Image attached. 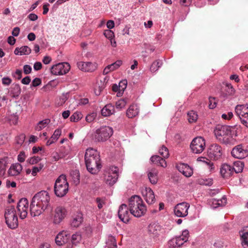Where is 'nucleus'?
<instances>
[{
  "label": "nucleus",
  "mask_w": 248,
  "mask_h": 248,
  "mask_svg": "<svg viewBox=\"0 0 248 248\" xmlns=\"http://www.w3.org/2000/svg\"><path fill=\"white\" fill-rule=\"evenodd\" d=\"M50 196L45 190L37 193L33 197L30 205V213L32 217L41 215L49 205Z\"/></svg>",
  "instance_id": "nucleus-1"
},
{
  "label": "nucleus",
  "mask_w": 248,
  "mask_h": 248,
  "mask_svg": "<svg viewBox=\"0 0 248 248\" xmlns=\"http://www.w3.org/2000/svg\"><path fill=\"white\" fill-rule=\"evenodd\" d=\"M85 161L87 169L92 174H96L101 168L100 155L95 149L89 148L86 150Z\"/></svg>",
  "instance_id": "nucleus-2"
},
{
  "label": "nucleus",
  "mask_w": 248,
  "mask_h": 248,
  "mask_svg": "<svg viewBox=\"0 0 248 248\" xmlns=\"http://www.w3.org/2000/svg\"><path fill=\"white\" fill-rule=\"evenodd\" d=\"M130 213L136 217H140L145 214L146 207L141 198L135 195L131 197L129 201Z\"/></svg>",
  "instance_id": "nucleus-3"
},
{
  "label": "nucleus",
  "mask_w": 248,
  "mask_h": 248,
  "mask_svg": "<svg viewBox=\"0 0 248 248\" xmlns=\"http://www.w3.org/2000/svg\"><path fill=\"white\" fill-rule=\"evenodd\" d=\"M4 217L5 223L9 228L14 229L18 227V216L14 206H9L5 208Z\"/></svg>",
  "instance_id": "nucleus-4"
},
{
  "label": "nucleus",
  "mask_w": 248,
  "mask_h": 248,
  "mask_svg": "<svg viewBox=\"0 0 248 248\" xmlns=\"http://www.w3.org/2000/svg\"><path fill=\"white\" fill-rule=\"evenodd\" d=\"M54 190L57 197H63L69 190V184L66 176L61 175L55 181Z\"/></svg>",
  "instance_id": "nucleus-5"
},
{
  "label": "nucleus",
  "mask_w": 248,
  "mask_h": 248,
  "mask_svg": "<svg viewBox=\"0 0 248 248\" xmlns=\"http://www.w3.org/2000/svg\"><path fill=\"white\" fill-rule=\"evenodd\" d=\"M214 133L216 138L222 143L225 144L231 143L232 137L230 126L228 125L218 126L215 129Z\"/></svg>",
  "instance_id": "nucleus-6"
},
{
  "label": "nucleus",
  "mask_w": 248,
  "mask_h": 248,
  "mask_svg": "<svg viewBox=\"0 0 248 248\" xmlns=\"http://www.w3.org/2000/svg\"><path fill=\"white\" fill-rule=\"evenodd\" d=\"M113 129L107 126H101L97 129L93 134L95 140L103 142L108 140L113 134Z\"/></svg>",
  "instance_id": "nucleus-7"
},
{
  "label": "nucleus",
  "mask_w": 248,
  "mask_h": 248,
  "mask_svg": "<svg viewBox=\"0 0 248 248\" xmlns=\"http://www.w3.org/2000/svg\"><path fill=\"white\" fill-rule=\"evenodd\" d=\"M189 237V231L188 230H185L182 231L181 235L170 239L168 242V246L172 248H180L188 240Z\"/></svg>",
  "instance_id": "nucleus-8"
},
{
  "label": "nucleus",
  "mask_w": 248,
  "mask_h": 248,
  "mask_svg": "<svg viewBox=\"0 0 248 248\" xmlns=\"http://www.w3.org/2000/svg\"><path fill=\"white\" fill-rule=\"evenodd\" d=\"M118 170L115 166H111L105 170L104 180L106 184L112 186L116 183L118 178Z\"/></svg>",
  "instance_id": "nucleus-9"
},
{
  "label": "nucleus",
  "mask_w": 248,
  "mask_h": 248,
  "mask_svg": "<svg viewBox=\"0 0 248 248\" xmlns=\"http://www.w3.org/2000/svg\"><path fill=\"white\" fill-rule=\"evenodd\" d=\"M205 139L202 137H197L191 142L190 147L193 153L199 154L202 153L205 148Z\"/></svg>",
  "instance_id": "nucleus-10"
},
{
  "label": "nucleus",
  "mask_w": 248,
  "mask_h": 248,
  "mask_svg": "<svg viewBox=\"0 0 248 248\" xmlns=\"http://www.w3.org/2000/svg\"><path fill=\"white\" fill-rule=\"evenodd\" d=\"M70 65L68 62H60L53 65L50 69V72L55 76L63 75L70 70Z\"/></svg>",
  "instance_id": "nucleus-11"
},
{
  "label": "nucleus",
  "mask_w": 248,
  "mask_h": 248,
  "mask_svg": "<svg viewBox=\"0 0 248 248\" xmlns=\"http://www.w3.org/2000/svg\"><path fill=\"white\" fill-rule=\"evenodd\" d=\"M235 113L241 119L242 123L247 127H248V105L236 106Z\"/></svg>",
  "instance_id": "nucleus-12"
},
{
  "label": "nucleus",
  "mask_w": 248,
  "mask_h": 248,
  "mask_svg": "<svg viewBox=\"0 0 248 248\" xmlns=\"http://www.w3.org/2000/svg\"><path fill=\"white\" fill-rule=\"evenodd\" d=\"M29 207V202L26 198H22L18 201L17 203L16 209L20 219H24L27 217Z\"/></svg>",
  "instance_id": "nucleus-13"
},
{
  "label": "nucleus",
  "mask_w": 248,
  "mask_h": 248,
  "mask_svg": "<svg viewBox=\"0 0 248 248\" xmlns=\"http://www.w3.org/2000/svg\"><path fill=\"white\" fill-rule=\"evenodd\" d=\"M67 213L66 210L62 206L57 207L52 217L53 223L55 224H59L64 219Z\"/></svg>",
  "instance_id": "nucleus-14"
},
{
  "label": "nucleus",
  "mask_w": 248,
  "mask_h": 248,
  "mask_svg": "<svg viewBox=\"0 0 248 248\" xmlns=\"http://www.w3.org/2000/svg\"><path fill=\"white\" fill-rule=\"evenodd\" d=\"M222 149L220 146L217 144H213L208 149V156L212 159L217 160L222 155Z\"/></svg>",
  "instance_id": "nucleus-15"
},
{
  "label": "nucleus",
  "mask_w": 248,
  "mask_h": 248,
  "mask_svg": "<svg viewBox=\"0 0 248 248\" xmlns=\"http://www.w3.org/2000/svg\"><path fill=\"white\" fill-rule=\"evenodd\" d=\"M189 207V204L187 202H183L178 203L174 207V214L178 217H185L188 215Z\"/></svg>",
  "instance_id": "nucleus-16"
},
{
  "label": "nucleus",
  "mask_w": 248,
  "mask_h": 248,
  "mask_svg": "<svg viewBox=\"0 0 248 248\" xmlns=\"http://www.w3.org/2000/svg\"><path fill=\"white\" fill-rule=\"evenodd\" d=\"M141 193L144 200L148 204H152L155 202L154 192L151 188L147 187H142Z\"/></svg>",
  "instance_id": "nucleus-17"
},
{
  "label": "nucleus",
  "mask_w": 248,
  "mask_h": 248,
  "mask_svg": "<svg viewBox=\"0 0 248 248\" xmlns=\"http://www.w3.org/2000/svg\"><path fill=\"white\" fill-rule=\"evenodd\" d=\"M127 205L125 204H122L119 209L118 216L119 218L124 223H127L130 218V215Z\"/></svg>",
  "instance_id": "nucleus-18"
},
{
  "label": "nucleus",
  "mask_w": 248,
  "mask_h": 248,
  "mask_svg": "<svg viewBox=\"0 0 248 248\" xmlns=\"http://www.w3.org/2000/svg\"><path fill=\"white\" fill-rule=\"evenodd\" d=\"M231 154L233 157L239 159H243L248 156V151L244 149L242 145H238L234 147Z\"/></svg>",
  "instance_id": "nucleus-19"
},
{
  "label": "nucleus",
  "mask_w": 248,
  "mask_h": 248,
  "mask_svg": "<svg viewBox=\"0 0 248 248\" xmlns=\"http://www.w3.org/2000/svg\"><path fill=\"white\" fill-rule=\"evenodd\" d=\"M79 69L85 72H93L97 68V64L95 62H79L77 63Z\"/></svg>",
  "instance_id": "nucleus-20"
},
{
  "label": "nucleus",
  "mask_w": 248,
  "mask_h": 248,
  "mask_svg": "<svg viewBox=\"0 0 248 248\" xmlns=\"http://www.w3.org/2000/svg\"><path fill=\"white\" fill-rule=\"evenodd\" d=\"M177 170L186 177H190L193 173V169L188 165L185 163H179L177 165Z\"/></svg>",
  "instance_id": "nucleus-21"
},
{
  "label": "nucleus",
  "mask_w": 248,
  "mask_h": 248,
  "mask_svg": "<svg viewBox=\"0 0 248 248\" xmlns=\"http://www.w3.org/2000/svg\"><path fill=\"white\" fill-rule=\"evenodd\" d=\"M70 238V234L65 231L59 232L55 238V242L57 245L61 246L67 243Z\"/></svg>",
  "instance_id": "nucleus-22"
},
{
  "label": "nucleus",
  "mask_w": 248,
  "mask_h": 248,
  "mask_svg": "<svg viewBox=\"0 0 248 248\" xmlns=\"http://www.w3.org/2000/svg\"><path fill=\"white\" fill-rule=\"evenodd\" d=\"M23 169L22 166L19 163L12 164L7 170L9 176H16L20 174Z\"/></svg>",
  "instance_id": "nucleus-23"
},
{
  "label": "nucleus",
  "mask_w": 248,
  "mask_h": 248,
  "mask_svg": "<svg viewBox=\"0 0 248 248\" xmlns=\"http://www.w3.org/2000/svg\"><path fill=\"white\" fill-rule=\"evenodd\" d=\"M220 172L223 178H228L233 174V169L231 165L225 163L222 165L220 169Z\"/></svg>",
  "instance_id": "nucleus-24"
},
{
  "label": "nucleus",
  "mask_w": 248,
  "mask_h": 248,
  "mask_svg": "<svg viewBox=\"0 0 248 248\" xmlns=\"http://www.w3.org/2000/svg\"><path fill=\"white\" fill-rule=\"evenodd\" d=\"M227 199L223 196L220 199H212L209 202V203L213 208H216L220 206H224L226 204Z\"/></svg>",
  "instance_id": "nucleus-25"
},
{
  "label": "nucleus",
  "mask_w": 248,
  "mask_h": 248,
  "mask_svg": "<svg viewBox=\"0 0 248 248\" xmlns=\"http://www.w3.org/2000/svg\"><path fill=\"white\" fill-rule=\"evenodd\" d=\"M123 62L121 60H118L115 62L107 66L104 69L103 73L104 75H107L109 72L117 69L122 65Z\"/></svg>",
  "instance_id": "nucleus-26"
},
{
  "label": "nucleus",
  "mask_w": 248,
  "mask_h": 248,
  "mask_svg": "<svg viewBox=\"0 0 248 248\" xmlns=\"http://www.w3.org/2000/svg\"><path fill=\"white\" fill-rule=\"evenodd\" d=\"M147 175L150 183L155 185L158 181V171L155 169H152L148 170L147 172Z\"/></svg>",
  "instance_id": "nucleus-27"
},
{
  "label": "nucleus",
  "mask_w": 248,
  "mask_h": 248,
  "mask_svg": "<svg viewBox=\"0 0 248 248\" xmlns=\"http://www.w3.org/2000/svg\"><path fill=\"white\" fill-rule=\"evenodd\" d=\"M115 112L114 107L111 104L106 105L101 111V114L104 117H108Z\"/></svg>",
  "instance_id": "nucleus-28"
},
{
  "label": "nucleus",
  "mask_w": 248,
  "mask_h": 248,
  "mask_svg": "<svg viewBox=\"0 0 248 248\" xmlns=\"http://www.w3.org/2000/svg\"><path fill=\"white\" fill-rule=\"evenodd\" d=\"M139 113V108L135 104L131 105L126 111V115L129 118L136 117Z\"/></svg>",
  "instance_id": "nucleus-29"
},
{
  "label": "nucleus",
  "mask_w": 248,
  "mask_h": 248,
  "mask_svg": "<svg viewBox=\"0 0 248 248\" xmlns=\"http://www.w3.org/2000/svg\"><path fill=\"white\" fill-rule=\"evenodd\" d=\"M150 160L152 162L157 165L160 166L163 168L167 167V163L165 159L158 155H153L151 157Z\"/></svg>",
  "instance_id": "nucleus-30"
},
{
  "label": "nucleus",
  "mask_w": 248,
  "mask_h": 248,
  "mask_svg": "<svg viewBox=\"0 0 248 248\" xmlns=\"http://www.w3.org/2000/svg\"><path fill=\"white\" fill-rule=\"evenodd\" d=\"M31 52V49L28 46L16 47L14 50V53L16 55H29Z\"/></svg>",
  "instance_id": "nucleus-31"
},
{
  "label": "nucleus",
  "mask_w": 248,
  "mask_h": 248,
  "mask_svg": "<svg viewBox=\"0 0 248 248\" xmlns=\"http://www.w3.org/2000/svg\"><path fill=\"white\" fill-rule=\"evenodd\" d=\"M106 78H104V81L100 80L97 81L93 85L94 93L96 95L100 94L101 92L103 90L105 87L104 82Z\"/></svg>",
  "instance_id": "nucleus-32"
},
{
  "label": "nucleus",
  "mask_w": 248,
  "mask_h": 248,
  "mask_svg": "<svg viewBox=\"0 0 248 248\" xmlns=\"http://www.w3.org/2000/svg\"><path fill=\"white\" fill-rule=\"evenodd\" d=\"M8 165V162L6 158L0 160V177L5 178L6 170Z\"/></svg>",
  "instance_id": "nucleus-33"
},
{
  "label": "nucleus",
  "mask_w": 248,
  "mask_h": 248,
  "mask_svg": "<svg viewBox=\"0 0 248 248\" xmlns=\"http://www.w3.org/2000/svg\"><path fill=\"white\" fill-rule=\"evenodd\" d=\"M160 226L155 223H151L148 227V231L149 232L155 235L158 234L159 232L160 231Z\"/></svg>",
  "instance_id": "nucleus-34"
},
{
  "label": "nucleus",
  "mask_w": 248,
  "mask_h": 248,
  "mask_svg": "<svg viewBox=\"0 0 248 248\" xmlns=\"http://www.w3.org/2000/svg\"><path fill=\"white\" fill-rule=\"evenodd\" d=\"M83 221L82 216L81 214H78L74 217L71 222V225L74 228L79 227Z\"/></svg>",
  "instance_id": "nucleus-35"
},
{
  "label": "nucleus",
  "mask_w": 248,
  "mask_h": 248,
  "mask_svg": "<svg viewBox=\"0 0 248 248\" xmlns=\"http://www.w3.org/2000/svg\"><path fill=\"white\" fill-rule=\"evenodd\" d=\"M105 248H117V243L115 238L112 236L109 235L106 242Z\"/></svg>",
  "instance_id": "nucleus-36"
},
{
  "label": "nucleus",
  "mask_w": 248,
  "mask_h": 248,
  "mask_svg": "<svg viewBox=\"0 0 248 248\" xmlns=\"http://www.w3.org/2000/svg\"><path fill=\"white\" fill-rule=\"evenodd\" d=\"M82 241V237L80 232H76L71 236V242L73 245L77 246Z\"/></svg>",
  "instance_id": "nucleus-37"
},
{
  "label": "nucleus",
  "mask_w": 248,
  "mask_h": 248,
  "mask_svg": "<svg viewBox=\"0 0 248 248\" xmlns=\"http://www.w3.org/2000/svg\"><path fill=\"white\" fill-rule=\"evenodd\" d=\"M197 160L198 162H202L203 164L206 165L210 171H212L214 170V164L208 159L204 157H199L197 158Z\"/></svg>",
  "instance_id": "nucleus-38"
},
{
  "label": "nucleus",
  "mask_w": 248,
  "mask_h": 248,
  "mask_svg": "<svg viewBox=\"0 0 248 248\" xmlns=\"http://www.w3.org/2000/svg\"><path fill=\"white\" fill-rule=\"evenodd\" d=\"M244 167V164L243 162L241 161H235L233 164V172L236 173H239L242 171Z\"/></svg>",
  "instance_id": "nucleus-39"
},
{
  "label": "nucleus",
  "mask_w": 248,
  "mask_h": 248,
  "mask_svg": "<svg viewBox=\"0 0 248 248\" xmlns=\"http://www.w3.org/2000/svg\"><path fill=\"white\" fill-rule=\"evenodd\" d=\"M187 120L190 123H195L198 118L197 113L194 110H190L187 112Z\"/></svg>",
  "instance_id": "nucleus-40"
},
{
  "label": "nucleus",
  "mask_w": 248,
  "mask_h": 248,
  "mask_svg": "<svg viewBox=\"0 0 248 248\" xmlns=\"http://www.w3.org/2000/svg\"><path fill=\"white\" fill-rule=\"evenodd\" d=\"M127 80H121L118 85V88L119 89V93H117V96H121L124 93V91L126 88L127 86Z\"/></svg>",
  "instance_id": "nucleus-41"
},
{
  "label": "nucleus",
  "mask_w": 248,
  "mask_h": 248,
  "mask_svg": "<svg viewBox=\"0 0 248 248\" xmlns=\"http://www.w3.org/2000/svg\"><path fill=\"white\" fill-rule=\"evenodd\" d=\"M50 123V120L49 119H45L41 121H40L36 125L35 127V129L37 131H40L43 129L45 128Z\"/></svg>",
  "instance_id": "nucleus-42"
},
{
  "label": "nucleus",
  "mask_w": 248,
  "mask_h": 248,
  "mask_svg": "<svg viewBox=\"0 0 248 248\" xmlns=\"http://www.w3.org/2000/svg\"><path fill=\"white\" fill-rule=\"evenodd\" d=\"M25 139V135L23 134H21L16 137L15 143L18 147H21L23 144Z\"/></svg>",
  "instance_id": "nucleus-43"
},
{
  "label": "nucleus",
  "mask_w": 248,
  "mask_h": 248,
  "mask_svg": "<svg viewBox=\"0 0 248 248\" xmlns=\"http://www.w3.org/2000/svg\"><path fill=\"white\" fill-rule=\"evenodd\" d=\"M128 99H121L116 102V107L118 109H122L124 108L128 102Z\"/></svg>",
  "instance_id": "nucleus-44"
},
{
  "label": "nucleus",
  "mask_w": 248,
  "mask_h": 248,
  "mask_svg": "<svg viewBox=\"0 0 248 248\" xmlns=\"http://www.w3.org/2000/svg\"><path fill=\"white\" fill-rule=\"evenodd\" d=\"M159 153L164 158H168L169 156L168 148L163 145L159 149Z\"/></svg>",
  "instance_id": "nucleus-45"
},
{
  "label": "nucleus",
  "mask_w": 248,
  "mask_h": 248,
  "mask_svg": "<svg viewBox=\"0 0 248 248\" xmlns=\"http://www.w3.org/2000/svg\"><path fill=\"white\" fill-rule=\"evenodd\" d=\"M162 63L159 61H155L151 65L150 67V71L152 73L156 72L158 68L160 67Z\"/></svg>",
  "instance_id": "nucleus-46"
},
{
  "label": "nucleus",
  "mask_w": 248,
  "mask_h": 248,
  "mask_svg": "<svg viewBox=\"0 0 248 248\" xmlns=\"http://www.w3.org/2000/svg\"><path fill=\"white\" fill-rule=\"evenodd\" d=\"M95 202L98 209H101L106 204V198L104 197H98L96 199Z\"/></svg>",
  "instance_id": "nucleus-47"
},
{
  "label": "nucleus",
  "mask_w": 248,
  "mask_h": 248,
  "mask_svg": "<svg viewBox=\"0 0 248 248\" xmlns=\"http://www.w3.org/2000/svg\"><path fill=\"white\" fill-rule=\"evenodd\" d=\"M44 167V164L40 163L38 166H34L31 169V175L35 176L37 173L39 172Z\"/></svg>",
  "instance_id": "nucleus-48"
},
{
  "label": "nucleus",
  "mask_w": 248,
  "mask_h": 248,
  "mask_svg": "<svg viewBox=\"0 0 248 248\" xmlns=\"http://www.w3.org/2000/svg\"><path fill=\"white\" fill-rule=\"evenodd\" d=\"M82 117V114L80 112H74L70 117L71 122H76L79 121Z\"/></svg>",
  "instance_id": "nucleus-49"
},
{
  "label": "nucleus",
  "mask_w": 248,
  "mask_h": 248,
  "mask_svg": "<svg viewBox=\"0 0 248 248\" xmlns=\"http://www.w3.org/2000/svg\"><path fill=\"white\" fill-rule=\"evenodd\" d=\"M41 159V158L39 156H33L29 158L27 160V162L29 164L34 165L38 163Z\"/></svg>",
  "instance_id": "nucleus-50"
},
{
  "label": "nucleus",
  "mask_w": 248,
  "mask_h": 248,
  "mask_svg": "<svg viewBox=\"0 0 248 248\" xmlns=\"http://www.w3.org/2000/svg\"><path fill=\"white\" fill-rule=\"evenodd\" d=\"M226 93L229 95L232 96L234 95L235 93V90L233 87V86L230 83H227L226 84Z\"/></svg>",
  "instance_id": "nucleus-51"
},
{
  "label": "nucleus",
  "mask_w": 248,
  "mask_h": 248,
  "mask_svg": "<svg viewBox=\"0 0 248 248\" xmlns=\"http://www.w3.org/2000/svg\"><path fill=\"white\" fill-rule=\"evenodd\" d=\"M62 134V129L61 128H57L56 129L53 134L51 136V138L52 140H54L55 141H57L59 139V137L61 136Z\"/></svg>",
  "instance_id": "nucleus-52"
},
{
  "label": "nucleus",
  "mask_w": 248,
  "mask_h": 248,
  "mask_svg": "<svg viewBox=\"0 0 248 248\" xmlns=\"http://www.w3.org/2000/svg\"><path fill=\"white\" fill-rule=\"evenodd\" d=\"M217 100L216 98L210 97L209 98V108L210 109L215 108L217 104Z\"/></svg>",
  "instance_id": "nucleus-53"
},
{
  "label": "nucleus",
  "mask_w": 248,
  "mask_h": 248,
  "mask_svg": "<svg viewBox=\"0 0 248 248\" xmlns=\"http://www.w3.org/2000/svg\"><path fill=\"white\" fill-rule=\"evenodd\" d=\"M68 151H66L65 152L62 153H55L53 154V158L54 159V161H58L60 159L64 157V155H66V153H67Z\"/></svg>",
  "instance_id": "nucleus-54"
},
{
  "label": "nucleus",
  "mask_w": 248,
  "mask_h": 248,
  "mask_svg": "<svg viewBox=\"0 0 248 248\" xmlns=\"http://www.w3.org/2000/svg\"><path fill=\"white\" fill-rule=\"evenodd\" d=\"M104 35L108 39H113L114 37V33L113 31L110 30H106L104 31Z\"/></svg>",
  "instance_id": "nucleus-55"
},
{
  "label": "nucleus",
  "mask_w": 248,
  "mask_h": 248,
  "mask_svg": "<svg viewBox=\"0 0 248 248\" xmlns=\"http://www.w3.org/2000/svg\"><path fill=\"white\" fill-rule=\"evenodd\" d=\"M27 155L24 151H21L17 155V160L19 162L22 163L25 161Z\"/></svg>",
  "instance_id": "nucleus-56"
},
{
  "label": "nucleus",
  "mask_w": 248,
  "mask_h": 248,
  "mask_svg": "<svg viewBox=\"0 0 248 248\" xmlns=\"http://www.w3.org/2000/svg\"><path fill=\"white\" fill-rule=\"evenodd\" d=\"M66 151H67L68 152H67V153H66V155H64V157L70 154V151H71L70 148L69 146H62L61 147L60 151V153H64L66 152Z\"/></svg>",
  "instance_id": "nucleus-57"
},
{
  "label": "nucleus",
  "mask_w": 248,
  "mask_h": 248,
  "mask_svg": "<svg viewBox=\"0 0 248 248\" xmlns=\"http://www.w3.org/2000/svg\"><path fill=\"white\" fill-rule=\"evenodd\" d=\"M96 114L94 113L88 114L86 117V120L87 122L91 123L93 121V120L96 117Z\"/></svg>",
  "instance_id": "nucleus-58"
},
{
  "label": "nucleus",
  "mask_w": 248,
  "mask_h": 248,
  "mask_svg": "<svg viewBox=\"0 0 248 248\" xmlns=\"http://www.w3.org/2000/svg\"><path fill=\"white\" fill-rule=\"evenodd\" d=\"M12 83V79L9 77H4L2 78V83L4 85L8 86Z\"/></svg>",
  "instance_id": "nucleus-59"
},
{
  "label": "nucleus",
  "mask_w": 248,
  "mask_h": 248,
  "mask_svg": "<svg viewBox=\"0 0 248 248\" xmlns=\"http://www.w3.org/2000/svg\"><path fill=\"white\" fill-rule=\"evenodd\" d=\"M233 116V113L232 112H228L227 113L223 114L221 116L222 118L224 120H230Z\"/></svg>",
  "instance_id": "nucleus-60"
},
{
  "label": "nucleus",
  "mask_w": 248,
  "mask_h": 248,
  "mask_svg": "<svg viewBox=\"0 0 248 248\" xmlns=\"http://www.w3.org/2000/svg\"><path fill=\"white\" fill-rule=\"evenodd\" d=\"M31 67L29 65H25L23 66V71L25 74H29L31 72Z\"/></svg>",
  "instance_id": "nucleus-61"
},
{
  "label": "nucleus",
  "mask_w": 248,
  "mask_h": 248,
  "mask_svg": "<svg viewBox=\"0 0 248 248\" xmlns=\"http://www.w3.org/2000/svg\"><path fill=\"white\" fill-rule=\"evenodd\" d=\"M41 79L39 78H36L33 80V81L32 82L31 86H33V87H36V86H39L40 84H41Z\"/></svg>",
  "instance_id": "nucleus-62"
},
{
  "label": "nucleus",
  "mask_w": 248,
  "mask_h": 248,
  "mask_svg": "<svg viewBox=\"0 0 248 248\" xmlns=\"http://www.w3.org/2000/svg\"><path fill=\"white\" fill-rule=\"evenodd\" d=\"M18 121V117L17 115L16 114H13L11 116V121L12 122V124L14 125H16Z\"/></svg>",
  "instance_id": "nucleus-63"
},
{
  "label": "nucleus",
  "mask_w": 248,
  "mask_h": 248,
  "mask_svg": "<svg viewBox=\"0 0 248 248\" xmlns=\"http://www.w3.org/2000/svg\"><path fill=\"white\" fill-rule=\"evenodd\" d=\"M114 22L112 20H109L107 22V27L108 29V30H110L114 27Z\"/></svg>",
  "instance_id": "nucleus-64"
}]
</instances>
